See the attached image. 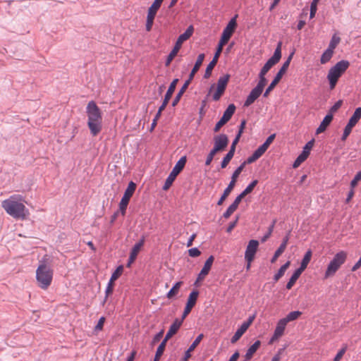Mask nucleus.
<instances>
[{
	"instance_id": "obj_36",
	"label": "nucleus",
	"mask_w": 361,
	"mask_h": 361,
	"mask_svg": "<svg viewBox=\"0 0 361 361\" xmlns=\"http://www.w3.org/2000/svg\"><path fill=\"white\" fill-rule=\"evenodd\" d=\"M290 262L288 261L286 264L281 267L279 271L274 275V279L275 281H279L285 274L287 269L290 267Z\"/></svg>"
},
{
	"instance_id": "obj_60",
	"label": "nucleus",
	"mask_w": 361,
	"mask_h": 361,
	"mask_svg": "<svg viewBox=\"0 0 361 361\" xmlns=\"http://www.w3.org/2000/svg\"><path fill=\"white\" fill-rule=\"evenodd\" d=\"M189 255L192 257H196L200 255L201 252L196 247L191 248L188 250Z\"/></svg>"
},
{
	"instance_id": "obj_29",
	"label": "nucleus",
	"mask_w": 361,
	"mask_h": 361,
	"mask_svg": "<svg viewBox=\"0 0 361 361\" xmlns=\"http://www.w3.org/2000/svg\"><path fill=\"white\" fill-rule=\"evenodd\" d=\"M183 282L178 281L174 284V286L171 288V290L167 293L166 297L168 299H173L175 298L179 293L180 287L182 286Z\"/></svg>"
},
{
	"instance_id": "obj_17",
	"label": "nucleus",
	"mask_w": 361,
	"mask_h": 361,
	"mask_svg": "<svg viewBox=\"0 0 361 361\" xmlns=\"http://www.w3.org/2000/svg\"><path fill=\"white\" fill-rule=\"evenodd\" d=\"M258 247L259 242L257 240H250L245 252V258L255 259Z\"/></svg>"
},
{
	"instance_id": "obj_33",
	"label": "nucleus",
	"mask_w": 361,
	"mask_h": 361,
	"mask_svg": "<svg viewBox=\"0 0 361 361\" xmlns=\"http://www.w3.org/2000/svg\"><path fill=\"white\" fill-rule=\"evenodd\" d=\"M247 330V329L245 327V326H243V324L238 328V329L236 331L233 336L231 338V342L232 343H236L240 337L245 333V331Z\"/></svg>"
},
{
	"instance_id": "obj_18",
	"label": "nucleus",
	"mask_w": 361,
	"mask_h": 361,
	"mask_svg": "<svg viewBox=\"0 0 361 361\" xmlns=\"http://www.w3.org/2000/svg\"><path fill=\"white\" fill-rule=\"evenodd\" d=\"M228 136L225 134H220L214 137V147L219 152L225 149L228 144Z\"/></svg>"
},
{
	"instance_id": "obj_15",
	"label": "nucleus",
	"mask_w": 361,
	"mask_h": 361,
	"mask_svg": "<svg viewBox=\"0 0 361 361\" xmlns=\"http://www.w3.org/2000/svg\"><path fill=\"white\" fill-rule=\"evenodd\" d=\"M198 296L199 291L197 290H193L190 293L183 313V319H185V318L190 313L192 309L195 307L197 302Z\"/></svg>"
},
{
	"instance_id": "obj_34",
	"label": "nucleus",
	"mask_w": 361,
	"mask_h": 361,
	"mask_svg": "<svg viewBox=\"0 0 361 361\" xmlns=\"http://www.w3.org/2000/svg\"><path fill=\"white\" fill-rule=\"evenodd\" d=\"M235 106L233 104L228 105L226 111L224 112L222 118L228 122L231 118L232 116L235 113Z\"/></svg>"
},
{
	"instance_id": "obj_57",
	"label": "nucleus",
	"mask_w": 361,
	"mask_h": 361,
	"mask_svg": "<svg viewBox=\"0 0 361 361\" xmlns=\"http://www.w3.org/2000/svg\"><path fill=\"white\" fill-rule=\"evenodd\" d=\"M353 127L346 125V126L344 128L343 134L342 135V140H345L346 138L349 136L352 131Z\"/></svg>"
},
{
	"instance_id": "obj_10",
	"label": "nucleus",
	"mask_w": 361,
	"mask_h": 361,
	"mask_svg": "<svg viewBox=\"0 0 361 361\" xmlns=\"http://www.w3.org/2000/svg\"><path fill=\"white\" fill-rule=\"evenodd\" d=\"M245 166V163H243L239 167L236 169V170L233 172L231 176V180L228 184V187L225 189L223 195L220 197L219 200L217 202L218 205H221L227 197L230 195L231 191L235 187V183L237 181V178H238L240 173L243 171L244 167Z\"/></svg>"
},
{
	"instance_id": "obj_32",
	"label": "nucleus",
	"mask_w": 361,
	"mask_h": 361,
	"mask_svg": "<svg viewBox=\"0 0 361 361\" xmlns=\"http://www.w3.org/2000/svg\"><path fill=\"white\" fill-rule=\"evenodd\" d=\"M302 273V271H301L298 269L295 271V272L293 273V274L289 279V281L286 284L287 289L290 290L292 288V287L294 286L296 281L298 279V278L300 277V276L301 275Z\"/></svg>"
},
{
	"instance_id": "obj_64",
	"label": "nucleus",
	"mask_w": 361,
	"mask_h": 361,
	"mask_svg": "<svg viewBox=\"0 0 361 361\" xmlns=\"http://www.w3.org/2000/svg\"><path fill=\"white\" fill-rule=\"evenodd\" d=\"M255 319V315L250 317L247 322H243L242 324L243 326H245L247 329L249 328V326L252 324Z\"/></svg>"
},
{
	"instance_id": "obj_19",
	"label": "nucleus",
	"mask_w": 361,
	"mask_h": 361,
	"mask_svg": "<svg viewBox=\"0 0 361 361\" xmlns=\"http://www.w3.org/2000/svg\"><path fill=\"white\" fill-rule=\"evenodd\" d=\"M222 50H223V48L219 47V46H218L216 51V53L214 54V56L213 59L208 64V66H207V68L205 70V73H204V78H209L211 76L212 70L214 69V66L217 63L219 57Z\"/></svg>"
},
{
	"instance_id": "obj_52",
	"label": "nucleus",
	"mask_w": 361,
	"mask_h": 361,
	"mask_svg": "<svg viewBox=\"0 0 361 361\" xmlns=\"http://www.w3.org/2000/svg\"><path fill=\"white\" fill-rule=\"evenodd\" d=\"M361 180V171H359L350 182V188H354Z\"/></svg>"
},
{
	"instance_id": "obj_28",
	"label": "nucleus",
	"mask_w": 361,
	"mask_h": 361,
	"mask_svg": "<svg viewBox=\"0 0 361 361\" xmlns=\"http://www.w3.org/2000/svg\"><path fill=\"white\" fill-rule=\"evenodd\" d=\"M360 118H361V107H358L355 110L353 116L350 117L347 125L353 128L358 123V121H360Z\"/></svg>"
},
{
	"instance_id": "obj_7",
	"label": "nucleus",
	"mask_w": 361,
	"mask_h": 361,
	"mask_svg": "<svg viewBox=\"0 0 361 361\" xmlns=\"http://www.w3.org/2000/svg\"><path fill=\"white\" fill-rule=\"evenodd\" d=\"M294 53H291L290 56L288 57L287 60L283 63V66L277 73L276 75L275 76L273 81L271 82V84L269 85V87L267 88L265 92L264 93V97H267L269 94V93L274 90V88L276 87V85L279 82L281 79L282 78L283 75L285 74L286 71L288 70L290 63L292 60L293 56Z\"/></svg>"
},
{
	"instance_id": "obj_8",
	"label": "nucleus",
	"mask_w": 361,
	"mask_h": 361,
	"mask_svg": "<svg viewBox=\"0 0 361 361\" xmlns=\"http://www.w3.org/2000/svg\"><path fill=\"white\" fill-rule=\"evenodd\" d=\"M186 157H182L176 164L175 166L172 169L171 172L170 173L169 176L166 180V182L164 183V185L163 187V189L164 190H168L171 185H172L173 182L175 180L176 176L180 173V172L183 169L185 163H186Z\"/></svg>"
},
{
	"instance_id": "obj_35",
	"label": "nucleus",
	"mask_w": 361,
	"mask_h": 361,
	"mask_svg": "<svg viewBox=\"0 0 361 361\" xmlns=\"http://www.w3.org/2000/svg\"><path fill=\"white\" fill-rule=\"evenodd\" d=\"M189 85V81H185L181 89L179 90L178 93L176 96L175 99H173L172 102V106H175L180 101L182 95L187 90L188 87Z\"/></svg>"
},
{
	"instance_id": "obj_11",
	"label": "nucleus",
	"mask_w": 361,
	"mask_h": 361,
	"mask_svg": "<svg viewBox=\"0 0 361 361\" xmlns=\"http://www.w3.org/2000/svg\"><path fill=\"white\" fill-rule=\"evenodd\" d=\"M281 44L279 42L276 48L274 55L267 61L260 71L261 75H266L268 71L276 63H278L281 58Z\"/></svg>"
},
{
	"instance_id": "obj_58",
	"label": "nucleus",
	"mask_w": 361,
	"mask_h": 361,
	"mask_svg": "<svg viewBox=\"0 0 361 361\" xmlns=\"http://www.w3.org/2000/svg\"><path fill=\"white\" fill-rule=\"evenodd\" d=\"M227 123V121L223 118L222 117L221 118V119L216 123L215 127H214V132H218L219 131V130L221 129V128L225 125L226 123Z\"/></svg>"
},
{
	"instance_id": "obj_37",
	"label": "nucleus",
	"mask_w": 361,
	"mask_h": 361,
	"mask_svg": "<svg viewBox=\"0 0 361 361\" xmlns=\"http://www.w3.org/2000/svg\"><path fill=\"white\" fill-rule=\"evenodd\" d=\"M178 82V79H174L171 82V85H170V86H169V89H168V90H167V92L166 93V94H165L164 99H167L169 101L171 99V97H172V95H173V94L174 92V90L176 89V85H177Z\"/></svg>"
},
{
	"instance_id": "obj_9",
	"label": "nucleus",
	"mask_w": 361,
	"mask_h": 361,
	"mask_svg": "<svg viewBox=\"0 0 361 361\" xmlns=\"http://www.w3.org/2000/svg\"><path fill=\"white\" fill-rule=\"evenodd\" d=\"M236 18L237 16L233 18L224 29L218 46L223 48L231 39L237 27Z\"/></svg>"
},
{
	"instance_id": "obj_2",
	"label": "nucleus",
	"mask_w": 361,
	"mask_h": 361,
	"mask_svg": "<svg viewBox=\"0 0 361 361\" xmlns=\"http://www.w3.org/2000/svg\"><path fill=\"white\" fill-rule=\"evenodd\" d=\"M86 114L90 133L97 136L102 129V112L94 101H90L87 105Z\"/></svg>"
},
{
	"instance_id": "obj_44",
	"label": "nucleus",
	"mask_w": 361,
	"mask_h": 361,
	"mask_svg": "<svg viewBox=\"0 0 361 361\" xmlns=\"http://www.w3.org/2000/svg\"><path fill=\"white\" fill-rule=\"evenodd\" d=\"M123 271V267L122 265L118 267L115 271L112 274L110 279L115 281L121 276Z\"/></svg>"
},
{
	"instance_id": "obj_16",
	"label": "nucleus",
	"mask_w": 361,
	"mask_h": 361,
	"mask_svg": "<svg viewBox=\"0 0 361 361\" xmlns=\"http://www.w3.org/2000/svg\"><path fill=\"white\" fill-rule=\"evenodd\" d=\"M286 325H287V323L283 319H280L277 322L276 329L274 330V335L272 336V337L271 338V339L269 342V344L274 343L276 341L279 339L283 335Z\"/></svg>"
},
{
	"instance_id": "obj_14",
	"label": "nucleus",
	"mask_w": 361,
	"mask_h": 361,
	"mask_svg": "<svg viewBox=\"0 0 361 361\" xmlns=\"http://www.w3.org/2000/svg\"><path fill=\"white\" fill-rule=\"evenodd\" d=\"M230 75L228 74L221 76L217 81V87L215 92L213 94V99L218 101L224 93L228 82Z\"/></svg>"
},
{
	"instance_id": "obj_55",
	"label": "nucleus",
	"mask_w": 361,
	"mask_h": 361,
	"mask_svg": "<svg viewBox=\"0 0 361 361\" xmlns=\"http://www.w3.org/2000/svg\"><path fill=\"white\" fill-rule=\"evenodd\" d=\"M114 287V281L110 279L106 289V298L113 293Z\"/></svg>"
},
{
	"instance_id": "obj_47",
	"label": "nucleus",
	"mask_w": 361,
	"mask_h": 361,
	"mask_svg": "<svg viewBox=\"0 0 361 361\" xmlns=\"http://www.w3.org/2000/svg\"><path fill=\"white\" fill-rule=\"evenodd\" d=\"M276 222V220H274L272 224L270 225V226L268 228V231H267V233L263 236V238H262V242L264 243L265 241L267 240L268 238H270V236L271 235V233L273 232V230H274V225Z\"/></svg>"
},
{
	"instance_id": "obj_48",
	"label": "nucleus",
	"mask_w": 361,
	"mask_h": 361,
	"mask_svg": "<svg viewBox=\"0 0 361 361\" xmlns=\"http://www.w3.org/2000/svg\"><path fill=\"white\" fill-rule=\"evenodd\" d=\"M204 56H205L204 54H199L195 64L192 69H194L195 71H199V69H200V66H202V62L204 59Z\"/></svg>"
},
{
	"instance_id": "obj_24",
	"label": "nucleus",
	"mask_w": 361,
	"mask_h": 361,
	"mask_svg": "<svg viewBox=\"0 0 361 361\" xmlns=\"http://www.w3.org/2000/svg\"><path fill=\"white\" fill-rule=\"evenodd\" d=\"M288 240H289L288 235H287L286 236H285L283 238L282 243L281 244L279 247L276 250L273 257L271 259V263H274L277 260V259L279 257V256H281V255L285 251V250L287 247V245H288Z\"/></svg>"
},
{
	"instance_id": "obj_26",
	"label": "nucleus",
	"mask_w": 361,
	"mask_h": 361,
	"mask_svg": "<svg viewBox=\"0 0 361 361\" xmlns=\"http://www.w3.org/2000/svg\"><path fill=\"white\" fill-rule=\"evenodd\" d=\"M266 152L264 149L262 148V146H259L255 152L254 153L247 158V159L244 161L243 163H245V165L247 164H252L255 162L256 160H257L259 157H261L263 154Z\"/></svg>"
},
{
	"instance_id": "obj_43",
	"label": "nucleus",
	"mask_w": 361,
	"mask_h": 361,
	"mask_svg": "<svg viewBox=\"0 0 361 361\" xmlns=\"http://www.w3.org/2000/svg\"><path fill=\"white\" fill-rule=\"evenodd\" d=\"M259 80L255 87L258 88L262 92L263 91L265 85H267V80L265 78V75L259 74Z\"/></svg>"
},
{
	"instance_id": "obj_62",
	"label": "nucleus",
	"mask_w": 361,
	"mask_h": 361,
	"mask_svg": "<svg viewBox=\"0 0 361 361\" xmlns=\"http://www.w3.org/2000/svg\"><path fill=\"white\" fill-rule=\"evenodd\" d=\"M160 116H161V114L157 113V114H156V116H155L154 118L153 119V121H152V123L151 124L150 131H152L154 129V128L157 126V121L159 119Z\"/></svg>"
},
{
	"instance_id": "obj_56",
	"label": "nucleus",
	"mask_w": 361,
	"mask_h": 361,
	"mask_svg": "<svg viewBox=\"0 0 361 361\" xmlns=\"http://www.w3.org/2000/svg\"><path fill=\"white\" fill-rule=\"evenodd\" d=\"M342 100H338V102H336L334 105L333 106H331V108L330 109V114H332L335 112H336L341 106L342 105Z\"/></svg>"
},
{
	"instance_id": "obj_20",
	"label": "nucleus",
	"mask_w": 361,
	"mask_h": 361,
	"mask_svg": "<svg viewBox=\"0 0 361 361\" xmlns=\"http://www.w3.org/2000/svg\"><path fill=\"white\" fill-rule=\"evenodd\" d=\"M214 257L212 255H211L207 259V261L205 262V263L204 264L203 268L202 269V270L200 271V272L198 275V278H197L198 281L203 280L206 277V276L209 274V272L212 268V264L214 262Z\"/></svg>"
},
{
	"instance_id": "obj_5",
	"label": "nucleus",
	"mask_w": 361,
	"mask_h": 361,
	"mask_svg": "<svg viewBox=\"0 0 361 361\" xmlns=\"http://www.w3.org/2000/svg\"><path fill=\"white\" fill-rule=\"evenodd\" d=\"M347 259V252L340 251L335 255L332 260L329 262L324 273V279H328L335 275L340 267L345 262Z\"/></svg>"
},
{
	"instance_id": "obj_50",
	"label": "nucleus",
	"mask_w": 361,
	"mask_h": 361,
	"mask_svg": "<svg viewBox=\"0 0 361 361\" xmlns=\"http://www.w3.org/2000/svg\"><path fill=\"white\" fill-rule=\"evenodd\" d=\"M347 350V346H343L335 356L334 361H340Z\"/></svg>"
},
{
	"instance_id": "obj_59",
	"label": "nucleus",
	"mask_w": 361,
	"mask_h": 361,
	"mask_svg": "<svg viewBox=\"0 0 361 361\" xmlns=\"http://www.w3.org/2000/svg\"><path fill=\"white\" fill-rule=\"evenodd\" d=\"M245 197V195L243 192H241L238 197H236L234 202L231 204H233L235 207L238 209L239 204Z\"/></svg>"
},
{
	"instance_id": "obj_39",
	"label": "nucleus",
	"mask_w": 361,
	"mask_h": 361,
	"mask_svg": "<svg viewBox=\"0 0 361 361\" xmlns=\"http://www.w3.org/2000/svg\"><path fill=\"white\" fill-rule=\"evenodd\" d=\"M334 54V51L330 49H327L322 55L320 62L322 64H325L332 58Z\"/></svg>"
},
{
	"instance_id": "obj_1",
	"label": "nucleus",
	"mask_w": 361,
	"mask_h": 361,
	"mask_svg": "<svg viewBox=\"0 0 361 361\" xmlns=\"http://www.w3.org/2000/svg\"><path fill=\"white\" fill-rule=\"evenodd\" d=\"M5 212L16 219L25 220L30 212L24 204V198L20 195H13L1 202Z\"/></svg>"
},
{
	"instance_id": "obj_25",
	"label": "nucleus",
	"mask_w": 361,
	"mask_h": 361,
	"mask_svg": "<svg viewBox=\"0 0 361 361\" xmlns=\"http://www.w3.org/2000/svg\"><path fill=\"white\" fill-rule=\"evenodd\" d=\"M333 120V115L332 114H327L323 119V121L321 122L319 126L317 128L316 130V133L320 134L326 130L327 127L329 126L331 122Z\"/></svg>"
},
{
	"instance_id": "obj_61",
	"label": "nucleus",
	"mask_w": 361,
	"mask_h": 361,
	"mask_svg": "<svg viewBox=\"0 0 361 361\" xmlns=\"http://www.w3.org/2000/svg\"><path fill=\"white\" fill-rule=\"evenodd\" d=\"M104 322H105V318L104 317H102L99 319L98 323L94 328V330L95 331H101L103 329Z\"/></svg>"
},
{
	"instance_id": "obj_41",
	"label": "nucleus",
	"mask_w": 361,
	"mask_h": 361,
	"mask_svg": "<svg viewBox=\"0 0 361 361\" xmlns=\"http://www.w3.org/2000/svg\"><path fill=\"white\" fill-rule=\"evenodd\" d=\"M307 157H308V155L306 154V152H302V153L297 157V159L294 161V163L293 164V167L294 169H296V168L299 167L300 165L303 161H305L307 159Z\"/></svg>"
},
{
	"instance_id": "obj_6",
	"label": "nucleus",
	"mask_w": 361,
	"mask_h": 361,
	"mask_svg": "<svg viewBox=\"0 0 361 361\" xmlns=\"http://www.w3.org/2000/svg\"><path fill=\"white\" fill-rule=\"evenodd\" d=\"M193 31H194V28H193L192 25H190L187 28L185 32L178 37L173 49H172V51L170 52V54H169V56L167 57V59L166 61V66H169L170 65V63H171V61L175 58V56L177 55L178 52L179 51L180 49L181 48L182 44L185 41L188 40L192 36Z\"/></svg>"
},
{
	"instance_id": "obj_40",
	"label": "nucleus",
	"mask_w": 361,
	"mask_h": 361,
	"mask_svg": "<svg viewBox=\"0 0 361 361\" xmlns=\"http://www.w3.org/2000/svg\"><path fill=\"white\" fill-rule=\"evenodd\" d=\"M302 314V312L300 311H293L287 314L285 318H283V320L288 324V322L294 321L298 319Z\"/></svg>"
},
{
	"instance_id": "obj_54",
	"label": "nucleus",
	"mask_w": 361,
	"mask_h": 361,
	"mask_svg": "<svg viewBox=\"0 0 361 361\" xmlns=\"http://www.w3.org/2000/svg\"><path fill=\"white\" fill-rule=\"evenodd\" d=\"M237 209L233 204H231L227 210L224 214V217L226 219L229 218L231 214Z\"/></svg>"
},
{
	"instance_id": "obj_46",
	"label": "nucleus",
	"mask_w": 361,
	"mask_h": 361,
	"mask_svg": "<svg viewBox=\"0 0 361 361\" xmlns=\"http://www.w3.org/2000/svg\"><path fill=\"white\" fill-rule=\"evenodd\" d=\"M319 1L320 0H313L311 3L310 13V18H313L315 16L317 10V4H319Z\"/></svg>"
},
{
	"instance_id": "obj_12",
	"label": "nucleus",
	"mask_w": 361,
	"mask_h": 361,
	"mask_svg": "<svg viewBox=\"0 0 361 361\" xmlns=\"http://www.w3.org/2000/svg\"><path fill=\"white\" fill-rule=\"evenodd\" d=\"M136 189V184L133 181L128 183V185L125 190L124 195L119 203V208L123 215L126 214V211L129 203V201L134 194Z\"/></svg>"
},
{
	"instance_id": "obj_53",
	"label": "nucleus",
	"mask_w": 361,
	"mask_h": 361,
	"mask_svg": "<svg viewBox=\"0 0 361 361\" xmlns=\"http://www.w3.org/2000/svg\"><path fill=\"white\" fill-rule=\"evenodd\" d=\"M314 142V140H312L309 141L305 145V146L303 147L302 152H306V154H307L309 156L310 154V151H311L312 148L313 147Z\"/></svg>"
},
{
	"instance_id": "obj_21",
	"label": "nucleus",
	"mask_w": 361,
	"mask_h": 361,
	"mask_svg": "<svg viewBox=\"0 0 361 361\" xmlns=\"http://www.w3.org/2000/svg\"><path fill=\"white\" fill-rule=\"evenodd\" d=\"M183 320L184 319H183V317L181 318V319H175L173 323L171 325L164 339H166V341H168L173 335H175L180 329V326L182 325Z\"/></svg>"
},
{
	"instance_id": "obj_63",
	"label": "nucleus",
	"mask_w": 361,
	"mask_h": 361,
	"mask_svg": "<svg viewBox=\"0 0 361 361\" xmlns=\"http://www.w3.org/2000/svg\"><path fill=\"white\" fill-rule=\"evenodd\" d=\"M169 102V100H167L166 99H164L162 104L159 108V110H158V112H157L158 114H161V112L165 109V108L167 106Z\"/></svg>"
},
{
	"instance_id": "obj_49",
	"label": "nucleus",
	"mask_w": 361,
	"mask_h": 361,
	"mask_svg": "<svg viewBox=\"0 0 361 361\" xmlns=\"http://www.w3.org/2000/svg\"><path fill=\"white\" fill-rule=\"evenodd\" d=\"M203 338V334H200L195 340L193 341V343L191 344V345L189 347V351H193L195 348L199 345V343L201 342L202 339Z\"/></svg>"
},
{
	"instance_id": "obj_4",
	"label": "nucleus",
	"mask_w": 361,
	"mask_h": 361,
	"mask_svg": "<svg viewBox=\"0 0 361 361\" xmlns=\"http://www.w3.org/2000/svg\"><path fill=\"white\" fill-rule=\"evenodd\" d=\"M349 66L350 63L348 61L342 60L330 68L327 78L331 90L335 87L339 78L345 72Z\"/></svg>"
},
{
	"instance_id": "obj_30",
	"label": "nucleus",
	"mask_w": 361,
	"mask_h": 361,
	"mask_svg": "<svg viewBox=\"0 0 361 361\" xmlns=\"http://www.w3.org/2000/svg\"><path fill=\"white\" fill-rule=\"evenodd\" d=\"M145 243V238L142 237L138 243H137L132 248L130 256H131V259L133 258H136L139 252L140 251L142 247Z\"/></svg>"
},
{
	"instance_id": "obj_3",
	"label": "nucleus",
	"mask_w": 361,
	"mask_h": 361,
	"mask_svg": "<svg viewBox=\"0 0 361 361\" xmlns=\"http://www.w3.org/2000/svg\"><path fill=\"white\" fill-rule=\"evenodd\" d=\"M53 275L54 271L49 266L45 263L39 264L36 270V280L38 286L43 290H47L51 284Z\"/></svg>"
},
{
	"instance_id": "obj_23",
	"label": "nucleus",
	"mask_w": 361,
	"mask_h": 361,
	"mask_svg": "<svg viewBox=\"0 0 361 361\" xmlns=\"http://www.w3.org/2000/svg\"><path fill=\"white\" fill-rule=\"evenodd\" d=\"M262 92L257 87L252 89L244 103V106L247 107L253 104L255 101L260 96Z\"/></svg>"
},
{
	"instance_id": "obj_22",
	"label": "nucleus",
	"mask_w": 361,
	"mask_h": 361,
	"mask_svg": "<svg viewBox=\"0 0 361 361\" xmlns=\"http://www.w3.org/2000/svg\"><path fill=\"white\" fill-rule=\"evenodd\" d=\"M238 141L235 140L233 141L230 150L228 151V152L227 153V154L225 156V157L223 159V160L221 161V166L222 169L226 168L228 166V164H229L230 161L233 157L234 153L235 151V146L238 144Z\"/></svg>"
},
{
	"instance_id": "obj_45",
	"label": "nucleus",
	"mask_w": 361,
	"mask_h": 361,
	"mask_svg": "<svg viewBox=\"0 0 361 361\" xmlns=\"http://www.w3.org/2000/svg\"><path fill=\"white\" fill-rule=\"evenodd\" d=\"M257 183L258 180H254L247 186V188L242 192L246 196L247 195L252 192V191L254 190L255 187L257 185Z\"/></svg>"
},
{
	"instance_id": "obj_27",
	"label": "nucleus",
	"mask_w": 361,
	"mask_h": 361,
	"mask_svg": "<svg viewBox=\"0 0 361 361\" xmlns=\"http://www.w3.org/2000/svg\"><path fill=\"white\" fill-rule=\"evenodd\" d=\"M261 345L260 341H256L247 350L245 355L246 360H250Z\"/></svg>"
},
{
	"instance_id": "obj_42",
	"label": "nucleus",
	"mask_w": 361,
	"mask_h": 361,
	"mask_svg": "<svg viewBox=\"0 0 361 361\" xmlns=\"http://www.w3.org/2000/svg\"><path fill=\"white\" fill-rule=\"evenodd\" d=\"M340 42H341V38L338 36H337L336 34L334 35L330 41L328 48L330 49L331 50L334 51L335 49V48L337 47V45L340 43Z\"/></svg>"
},
{
	"instance_id": "obj_51",
	"label": "nucleus",
	"mask_w": 361,
	"mask_h": 361,
	"mask_svg": "<svg viewBox=\"0 0 361 361\" xmlns=\"http://www.w3.org/2000/svg\"><path fill=\"white\" fill-rule=\"evenodd\" d=\"M245 125H246V121L245 120H243L241 121L240 127H239L238 133L237 134L235 138L234 139L235 140L239 141V140H240V138L241 137V135L243 133V130H244V129L245 128Z\"/></svg>"
},
{
	"instance_id": "obj_31",
	"label": "nucleus",
	"mask_w": 361,
	"mask_h": 361,
	"mask_svg": "<svg viewBox=\"0 0 361 361\" xmlns=\"http://www.w3.org/2000/svg\"><path fill=\"white\" fill-rule=\"evenodd\" d=\"M312 255V252L311 250H308L306 252V253L301 262L300 267L298 268L299 270H300L301 271L303 272L306 269L308 264L310 263V262L311 260Z\"/></svg>"
},
{
	"instance_id": "obj_38",
	"label": "nucleus",
	"mask_w": 361,
	"mask_h": 361,
	"mask_svg": "<svg viewBox=\"0 0 361 361\" xmlns=\"http://www.w3.org/2000/svg\"><path fill=\"white\" fill-rule=\"evenodd\" d=\"M166 339H164L162 341V342L160 343V345H159V347L157 348V352H156V355L154 356V361H159L161 356L162 355L164 350H165V347H166Z\"/></svg>"
},
{
	"instance_id": "obj_13",
	"label": "nucleus",
	"mask_w": 361,
	"mask_h": 361,
	"mask_svg": "<svg viewBox=\"0 0 361 361\" xmlns=\"http://www.w3.org/2000/svg\"><path fill=\"white\" fill-rule=\"evenodd\" d=\"M163 1L164 0H154L151 6L149 8L146 23L147 31H150L152 30L154 18L158 10L161 7Z\"/></svg>"
}]
</instances>
